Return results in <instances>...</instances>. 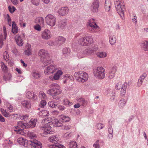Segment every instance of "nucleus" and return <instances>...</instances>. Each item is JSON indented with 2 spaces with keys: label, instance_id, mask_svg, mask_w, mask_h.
<instances>
[{
  "label": "nucleus",
  "instance_id": "obj_7",
  "mask_svg": "<svg viewBox=\"0 0 148 148\" xmlns=\"http://www.w3.org/2000/svg\"><path fill=\"white\" fill-rule=\"evenodd\" d=\"M105 69L102 67H98L97 69H95L93 73L94 76L96 78L100 79H103L105 77Z\"/></svg>",
  "mask_w": 148,
  "mask_h": 148
},
{
  "label": "nucleus",
  "instance_id": "obj_47",
  "mask_svg": "<svg viewBox=\"0 0 148 148\" xmlns=\"http://www.w3.org/2000/svg\"><path fill=\"white\" fill-rule=\"evenodd\" d=\"M58 103L57 102H54L53 101H49L48 103L49 105L51 107L55 108L58 105Z\"/></svg>",
  "mask_w": 148,
  "mask_h": 148
},
{
  "label": "nucleus",
  "instance_id": "obj_29",
  "mask_svg": "<svg viewBox=\"0 0 148 148\" xmlns=\"http://www.w3.org/2000/svg\"><path fill=\"white\" fill-rule=\"evenodd\" d=\"M17 141L18 143L21 145L25 146L27 145V141L23 138L21 137L18 138V139Z\"/></svg>",
  "mask_w": 148,
  "mask_h": 148
},
{
  "label": "nucleus",
  "instance_id": "obj_17",
  "mask_svg": "<svg viewBox=\"0 0 148 148\" xmlns=\"http://www.w3.org/2000/svg\"><path fill=\"white\" fill-rule=\"evenodd\" d=\"M37 122V119H32L27 123H26L27 128H32L35 126Z\"/></svg>",
  "mask_w": 148,
  "mask_h": 148
},
{
  "label": "nucleus",
  "instance_id": "obj_32",
  "mask_svg": "<svg viewBox=\"0 0 148 148\" xmlns=\"http://www.w3.org/2000/svg\"><path fill=\"white\" fill-rule=\"evenodd\" d=\"M126 103V101L125 99H121L118 103L119 107L120 108H123L125 106Z\"/></svg>",
  "mask_w": 148,
  "mask_h": 148
},
{
  "label": "nucleus",
  "instance_id": "obj_50",
  "mask_svg": "<svg viewBox=\"0 0 148 148\" xmlns=\"http://www.w3.org/2000/svg\"><path fill=\"white\" fill-rule=\"evenodd\" d=\"M29 117V116L27 114H20L19 118L21 120L27 119Z\"/></svg>",
  "mask_w": 148,
  "mask_h": 148
},
{
  "label": "nucleus",
  "instance_id": "obj_42",
  "mask_svg": "<svg viewBox=\"0 0 148 148\" xmlns=\"http://www.w3.org/2000/svg\"><path fill=\"white\" fill-rule=\"evenodd\" d=\"M39 97L42 99H47V97L45 93L43 92L40 91L39 92L38 94Z\"/></svg>",
  "mask_w": 148,
  "mask_h": 148
},
{
  "label": "nucleus",
  "instance_id": "obj_9",
  "mask_svg": "<svg viewBox=\"0 0 148 148\" xmlns=\"http://www.w3.org/2000/svg\"><path fill=\"white\" fill-rule=\"evenodd\" d=\"M45 20L47 24L51 27H53L56 25V18L51 14H49L46 15Z\"/></svg>",
  "mask_w": 148,
  "mask_h": 148
},
{
  "label": "nucleus",
  "instance_id": "obj_43",
  "mask_svg": "<svg viewBox=\"0 0 148 148\" xmlns=\"http://www.w3.org/2000/svg\"><path fill=\"white\" fill-rule=\"evenodd\" d=\"M52 123L53 124V125L55 127H59L62 125L61 123L58 119H55L53 121Z\"/></svg>",
  "mask_w": 148,
  "mask_h": 148
},
{
  "label": "nucleus",
  "instance_id": "obj_22",
  "mask_svg": "<svg viewBox=\"0 0 148 148\" xmlns=\"http://www.w3.org/2000/svg\"><path fill=\"white\" fill-rule=\"evenodd\" d=\"M23 38L21 36L16 35L15 37V40L17 44L20 47L22 46L23 45Z\"/></svg>",
  "mask_w": 148,
  "mask_h": 148
},
{
  "label": "nucleus",
  "instance_id": "obj_60",
  "mask_svg": "<svg viewBox=\"0 0 148 148\" xmlns=\"http://www.w3.org/2000/svg\"><path fill=\"white\" fill-rule=\"evenodd\" d=\"M109 95L112 97L111 99L114 100L115 97V93L113 91H111L109 93Z\"/></svg>",
  "mask_w": 148,
  "mask_h": 148
},
{
  "label": "nucleus",
  "instance_id": "obj_55",
  "mask_svg": "<svg viewBox=\"0 0 148 148\" xmlns=\"http://www.w3.org/2000/svg\"><path fill=\"white\" fill-rule=\"evenodd\" d=\"M71 126L69 125H62V129L63 130H67L71 128Z\"/></svg>",
  "mask_w": 148,
  "mask_h": 148
},
{
  "label": "nucleus",
  "instance_id": "obj_37",
  "mask_svg": "<svg viewBox=\"0 0 148 148\" xmlns=\"http://www.w3.org/2000/svg\"><path fill=\"white\" fill-rule=\"evenodd\" d=\"M141 47L142 49L144 51H148V41H145L141 44Z\"/></svg>",
  "mask_w": 148,
  "mask_h": 148
},
{
  "label": "nucleus",
  "instance_id": "obj_1",
  "mask_svg": "<svg viewBox=\"0 0 148 148\" xmlns=\"http://www.w3.org/2000/svg\"><path fill=\"white\" fill-rule=\"evenodd\" d=\"M49 87L50 89L47 91V93L51 95L53 99H59L60 97L58 95L60 94L62 92L60 86L56 83H52L50 85Z\"/></svg>",
  "mask_w": 148,
  "mask_h": 148
},
{
  "label": "nucleus",
  "instance_id": "obj_16",
  "mask_svg": "<svg viewBox=\"0 0 148 148\" xmlns=\"http://www.w3.org/2000/svg\"><path fill=\"white\" fill-rule=\"evenodd\" d=\"M69 12V9L66 7H61L59 9L58 11V13L60 16H64L67 14Z\"/></svg>",
  "mask_w": 148,
  "mask_h": 148
},
{
  "label": "nucleus",
  "instance_id": "obj_63",
  "mask_svg": "<svg viewBox=\"0 0 148 148\" xmlns=\"http://www.w3.org/2000/svg\"><path fill=\"white\" fill-rule=\"evenodd\" d=\"M18 28L12 29V32L14 34H16L18 33Z\"/></svg>",
  "mask_w": 148,
  "mask_h": 148
},
{
  "label": "nucleus",
  "instance_id": "obj_30",
  "mask_svg": "<svg viewBox=\"0 0 148 148\" xmlns=\"http://www.w3.org/2000/svg\"><path fill=\"white\" fill-rule=\"evenodd\" d=\"M116 38L115 36L114 35H110L109 37V41L110 44L111 45H114L116 42Z\"/></svg>",
  "mask_w": 148,
  "mask_h": 148
},
{
  "label": "nucleus",
  "instance_id": "obj_62",
  "mask_svg": "<svg viewBox=\"0 0 148 148\" xmlns=\"http://www.w3.org/2000/svg\"><path fill=\"white\" fill-rule=\"evenodd\" d=\"M2 37V35H0V48H1L2 47V46L3 44Z\"/></svg>",
  "mask_w": 148,
  "mask_h": 148
},
{
  "label": "nucleus",
  "instance_id": "obj_26",
  "mask_svg": "<svg viewBox=\"0 0 148 148\" xmlns=\"http://www.w3.org/2000/svg\"><path fill=\"white\" fill-rule=\"evenodd\" d=\"M31 75L34 78L36 79L39 78L41 76L40 73L37 70L33 71Z\"/></svg>",
  "mask_w": 148,
  "mask_h": 148
},
{
  "label": "nucleus",
  "instance_id": "obj_41",
  "mask_svg": "<svg viewBox=\"0 0 148 148\" xmlns=\"http://www.w3.org/2000/svg\"><path fill=\"white\" fill-rule=\"evenodd\" d=\"M96 55L99 58H104L107 56V54L105 52L101 51L97 52Z\"/></svg>",
  "mask_w": 148,
  "mask_h": 148
},
{
  "label": "nucleus",
  "instance_id": "obj_58",
  "mask_svg": "<svg viewBox=\"0 0 148 148\" xmlns=\"http://www.w3.org/2000/svg\"><path fill=\"white\" fill-rule=\"evenodd\" d=\"M96 126L98 129H101L104 127V125L102 123H99L96 125Z\"/></svg>",
  "mask_w": 148,
  "mask_h": 148
},
{
  "label": "nucleus",
  "instance_id": "obj_20",
  "mask_svg": "<svg viewBox=\"0 0 148 148\" xmlns=\"http://www.w3.org/2000/svg\"><path fill=\"white\" fill-rule=\"evenodd\" d=\"M77 101L81 105L84 107H85L87 104L88 102L87 100L82 97H77L76 98Z\"/></svg>",
  "mask_w": 148,
  "mask_h": 148
},
{
  "label": "nucleus",
  "instance_id": "obj_25",
  "mask_svg": "<svg viewBox=\"0 0 148 148\" xmlns=\"http://www.w3.org/2000/svg\"><path fill=\"white\" fill-rule=\"evenodd\" d=\"M32 49L31 45L27 44L26 46L25 49L24 51L25 54L27 56H29L32 54Z\"/></svg>",
  "mask_w": 148,
  "mask_h": 148
},
{
  "label": "nucleus",
  "instance_id": "obj_54",
  "mask_svg": "<svg viewBox=\"0 0 148 148\" xmlns=\"http://www.w3.org/2000/svg\"><path fill=\"white\" fill-rule=\"evenodd\" d=\"M3 56L6 61H7L9 60V56L7 51H5L4 52Z\"/></svg>",
  "mask_w": 148,
  "mask_h": 148
},
{
  "label": "nucleus",
  "instance_id": "obj_6",
  "mask_svg": "<svg viewBox=\"0 0 148 148\" xmlns=\"http://www.w3.org/2000/svg\"><path fill=\"white\" fill-rule=\"evenodd\" d=\"M130 82L129 80L127 83L125 82L122 84L121 82H119L116 85L115 88L116 89L119 90L121 89L120 93L121 95L124 96L125 94L127 87L129 86L128 84Z\"/></svg>",
  "mask_w": 148,
  "mask_h": 148
},
{
  "label": "nucleus",
  "instance_id": "obj_51",
  "mask_svg": "<svg viewBox=\"0 0 148 148\" xmlns=\"http://www.w3.org/2000/svg\"><path fill=\"white\" fill-rule=\"evenodd\" d=\"M31 2L34 5L38 6L39 5L40 0H30Z\"/></svg>",
  "mask_w": 148,
  "mask_h": 148
},
{
  "label": "nucleus",
  "instance_id": "obj_44",
  "mask_svg": "<svg viewBox=\"0 0 148 148\" xmlns=\"http://www.w3.org/2000/svg\"><path fill=\"white\" fill-rule=\"evenodd\" d=\"M69 147L71 148H77V144L76 142L71 141L70 142Z\"/></svg>",
  "mask_w": 148,
  "mask_h": 148
},
{
  "label": "nucleus",
  "instance_id": "obj_49",
  "mask_svg": "<svg viewBox=\"0 0 148 148\" xmlns=\"http://www.w3.org/2000/svg\"><path fill=\"white\" fill-rule=\"evenodd\" d=\"M64 104L66 105L71 106L72 105V102L67 99H64L63 100Z\"/></svg>",
  "mask_w": 148,
  "mask_h": 148
},
{
  "label": "nucleus",
  "instance_id": "obj_28",
  "mask_svg": "<svg viewBox=\"0 0 148 148\" xmlns=\"http://www.w3.org/2000/svg\"><path fill=\"white\" fill-rule=\"evenodd\" d=\"M111 2L110 0H106L105 2V8L106 11L108 12L110 9Z\"/></svg>",
  "mask_w": 148,
  "mask_h": 148
},
{
  "label": "nucleus",
  "instance_id": "obj_23",
  "mask_svg": "<svg viewBox=\"0 0 148 148\" xmlns=\"http://www.w3.org/2000/svg\"><path fill=\"white\" fill-rule=\"evenodd\" d=\"M21 104L24 108L27 109H30L31 106V101L27 100H25L22 101Z\"/></svg>",
  "mask_w": 148,
  "mask_h": 148
},
{
  "label": "nucleus",
  "instance_id": "obj_46",
  "mask_svg": "<svg viewBox=\"0 0 148 148\" xmlns=\"http://www.w3.org/2000/svg\"><path fill=\"white\" fill-rule=\"evenodd\" d=\"M147 74L145 73H143L139 78L138 80L140 81L143 82L145 79L147 77Z\"/></svg>",
  "mask_w": 148,
  "mask_h": 148
},
{
  "label": "nucleus",
  "instance_id": "obj_34",
  "mask_svg": "<svg viewBox=\"0 0 148 148\" xmlns=\"http://www.w3.org/2000/svg\"><path fill=\"white\" fill-rule=\"evenodd\" d=\"M36 96L33 92L28 91L26 94V97L29 99H34Z\"/></svg>",
  "mask_w": 148,
  "mask_h": 148
},
{
  "label": "nucleus",
  "instance_id": "obj_11",
  "mask_svg": "<svg viewBox=\"0 0 148 148\" xmlns=\"http://www.w3.org/2000/svg\"><path fill=\"white\" fill-rule=\"evenodd\" d=\"M87 25L88 29L92 32H96V29L99 28V26L95 22V19L93 18L91 19L88 21Z\"/></svg>",
  "mask_w": 148,
  "mask_h": 148
},
{
  "label": "nucleus",
  "instance_id": "obj_14",
  "mask_svg": "<svg viewBox=\"0 0 148 148\" xmlns=\"http://www.w3.org/2000/svg\"><path fill=\"white\" fill-rule=\"evenodd\" d=\"M99 3L98 0H94L91 5V9L94 12H97L98 11L99 7Z\"/></svg>",
  "mask_w": 148,
  "mask_h": 148
},
{
  "label": "nucleus",
  "instance_id": "obj_40",
  "mask_svg": "<svg viewBox=\"0 0 148 148\" xmlns=\"http://www.w3.org/2000/svg\"><path fill=\"white\" fill-rule=\"evenodd\" d=\"M60 119L62 122H66L69 121L70 118L68 116L61 115L60 116Z\"/></svg>",
  "mask_w": 148,
  "mask_h": 148
},
{
  "label": "nucleus",
  "instance_id": "obj_4",
  "mask_svg": "<svg viewBox=\"0 0 148 148\" xmlns=\"http://www.w3.org/2000/svg\"><path fill=\"white\" fill-rule=\"evenodd\" d=\"M93 42V38L90 36L81 37L78 40V44L84 46H88Z\"/></svg>",
  "mask_w": 148,
  "mask_h": 148
},
{
  "label": "nucleus",
  "instance_id": "obj_15",
  "mask_svg": "<svg viewBox=\"0 0 148 148\" xmlns=\"http://www.w3.org/2000/svg\"><path fill=\"white\" fill-rule=\"evenodd\" d=\"M41 36L44 39L48 40L51 38L52 34L49 30L45 29L42 32Z\"/></svg>",
  "mask_w": 148,
  "mask_h": 148
},
{
  "label": "nucleus",
  "instance_id": "obj_33",
  "mask_svg": "<svg viewBox=\"0 0 148 148\" xmlns=\"http://www.w3.org/2000/svg\"><path fill=\"white\" fill-rule=\"evenodd\" d=\"M42 62H43L45 66H49L51 64H53V61L52 60H47V58L44 59L43 60H42Z\"/></svg>",
  "mask_w": 148,
  "mask_h": 148
},
{
  "label": "nucleus",
  "instance_id": "obj_8",
  "mask_svg": "<svg viewBox=\"0 0 148 148\" xmlns=\"http://www.w3.org/2000/svg\"><path fill=\"white\" fill-rule=\"evenodd\" d=\"M25 128L27 129L26 123L22 121H20L18 122L16 126L14 127V129L17 134H22L23 133V131Z\"/></svg>",
  "mask_w": 148,
  "mask_h": 148
},
{
  "label": "nucleus",
  "instance_id": "obj_36",
  "mask_svg": "<svg viewBox=\"0 0 148 148\" xmlns=\"http://www.w3.org/2000/svg\"><path fill=\"white\" fill-rule=\"evenodd\" d=\"M1 65L2 71L4 73H7L8 71V69L7 66L3 62H1Z\"/></svg>",
  "mask_w": 148,
  "mask_h": 148
},
{
  "label": "nucleus",
  "instance_id": "obj_12",
  "mask_svg": "<svg viewBox=\"0 0 148 148\" xmlns=\"http://www.w3.org/2000/svg\"><path fill=\"white\" fill-rule=\"evenodd\" d=\"M98 50V47L97 46H94L91 48L86 49L83 52V55L80 56V54H78V57L79 58H82L84 57L86 55H91L97 51Z\"/></svg>",
  "mask_w": 148,
  "mask_h": 148
},
{
  "label": "nucleus",
  "instance_id": "obj_64",
  "mask_svg": "<svg viewBox=\"0 0 148 148\" xmlns=\"http://www.w3.org/2000/svg\"><path fill=\"white\" fill-rule=\"evenodd\" d=\"M133 17L132 18L133 22L134 23H136L137 22L136 20L137 17L136 16V15L134 14H133Z\"/></svg>",
  "mask_w": 148,
  "mask_h": 148
},
{
  "label": "nucleus",
  "instance_id": "obj_59",
  "mask_svg": "<svg viewBox=\"0 0 148 148\" xmlns=\"http://www.w3.org/2000/svg\"><path fill=\"white\" fill-rule=\"evenodd\" d=\"M41 25L39 24H37L34 26V28L36 30L40 31L41 30Z\"/></svg>",
  "mask_w": 148,
  "mask_h": 148
},
{
  "label": "nucleus",
  "instance_id": "obj_19",
  "mask_svg": "<svg viewBox=\"0 0 148 148\" xmlns=\"http://www.w3.org/2000/svg\"><path fill=\"white\" fill-rule=\"evenodd\" d=\"M60 138L57 135L52 136L49 138V141L53 143L57 144L60 142Z\"/></svg>",
  "mask_w": 148,
  "mask_h": 148
},
{
  "label": "nucleus",
  "instance_id": "obj_13",
  "mask_svg": "<svg viewBox=\"0 0 148 148\" xmlns=\"http://www.w3.org/2000/svg\"><path fill=\"white\" fill-rule=\"evenodd\" d=\"M57 69L55 65L51 64L48 66L45 69L44 73L46 75H49L55 72Z\"/></svg>",
  "mask_w": 148,
  "mask_h": 148
},
{
  "label": "nucleus",
  "instance_id": "obj_39",
  "mask_svg": "<svg viewBox=\"0 0 148 148\" xmlns=\"http://www.w3.org/2000/svg\"><path fill=\"white\" fill-rule=\"evenodd\" d=\"M71 52L70 49L69 48L65 47L62 50V53L65 56H69Z\"/></svg>",
  "mask_w": 148,
  "mask_h": 148
},
{
  "label": "nucleus",
  "instance_id": "obj_27",
  "mask_svg": "<svg viewBox=\"0 0 148 148\" xmlns=\"http://www.w3.org/2000/svg\"><path fill=\"white\" fill-rule=\"evenodd\" d=\"M35 22L42 27H43L44 26V19L42 17H39L36 18L35 19Z\"/></svg>",
  "mask_w": 148,
  "mask_h": 148
},
{
  "label": "nucleus",
  "instance_id": "obj_18",
  "mask_svg": "<svg viewBox=\"0 0 148 148\" xmlns=\"http://www.w3.org/2000/svg\"><path fill=\"white\" fill-rule=\"evenodd\" d=\"M39 55L42 58L44 59L47 58L49 57L48 51L44 49L40 50L38 52Z\"/></svg>",
  "mask_w": 148,
  "mask_h": 148
},
{
  "label": "nucleus",
  "instance_id": "obj_5",
  "mask_svg": "<svg viewBox=\"0 0 148 148\" xmlns=\"http://www.w3.org/2000/svg\"><path fill=\"white\" fill-rule=\"evenodd\" d=\"M74 76L77 81L81 82L86 81L88 77V74L82 71L75 73Z\"/></svg>",
  "mask_w": 148,
  "mask_h": 148
},
{
  "label": "nucleus",
  "instance_id": "obj_35",
  "mask_svg": "<svg viewBox=\"0 0 148 148\" xmlns=\"http://www.w3.org/2000/svg\"><path fill=\"white\" fill-rule=\"evenodd\" d=\"M49 115V111L45 110H42L39 112V116L41 117H44L45 116H48Z\"/></svg>",
  "mask_w": 148,
  "mask_h": 148
},
{
  "label": "nucleus",
  "instance_id": "obj_57",
  "mask_svg": "<svg viewBox=\"0 0 148 148\" xmlns=\"http://www.w3.org/2000/svg\"><path fill=\"white\" fill-rule=\"evenodd\" d=\"M99 140H97L95 143L93 145L94 148H99L100 147L99 145Z\"/></svg>",
  "mask_w": 148,
  "mask_h": 148
},
{
  "label": "nucleus",
  "instance_id": "obj_45",
  "mask_svg": "<svg viewBox=\"0 0 148 148\" xmlns=\"http://www.w3.org/2000/svg\"><path fill=\"white\" fill-rule=\"evenodd\" d=\"M58 43L60 44L64 43L66 41V39L62 36H60L57 38Z\"/></svg>",
  "mask_w": 148,
  "mask_h": 148
},
{
  "label": "nucleus",
  "instance_id": "obj_3",
  "mask_svg": "<svg viewBox=\"0 0 148 148\" xmlns=\"http://www.w3.org/2000/svg\"><path fill=\"white\" fill-rule=\"evenodd\" d=\"M43 124L45 125L42 127L44 129L43 133L42 136H46V135L48 134H52L54 132L51 129V127L49 126L50 121H49V118L47 119H44L42 122Z\"/></svg>",
  "mask_w": 148,
  "mask_h": 148
},
{
  "label": "nucleus",
  "instance_id": "obj_24",
  "mask_svg": "<svg viewBox=\"0 0 148 148\" xmlns=\"http://www.w3.org/2000/svg\"><path fill=\"white\" fill-rule=\"evenodd\" d=\"M116 70V66H113L110 69L108 75L109 78L112 79L114 77Z\"/></svg>",
  "mask_w": 148,
  "mask_h": 148
},
{
  "label": "nucleus",
  "instance_id": "obj_38",
  "mask_svg": "<svg viewBox=\"0 0 148 148\" xmlns=\"http://www.w3.org/2000/svg\"><path fill=\"white\" fill-rule=\"evenodd\" d=\"M64 78V80L63 81L64 84L66 83L67 81L69 79L72 80L73 79V77L70 75L66 74L63 75Z\"/></svg>",
  "mask_w": 148,
  "mask_h": 148
},
{
  "label": "nucleus",
  "instance_id": "obj_56",
  "mask_svg": "<svg viewBox=\"0 0 148 148\" xmlns=\"http://www.w3.org/2000/svg\"><path fill=\"white\" fill-rule=\"evenodd\" d=\"M8 8L9 11L11 13H13L16 10L15 7L13 6L12 7L10 6H9L8 7Z\"/></svg>",
  "mask_w": 148,
  "mask_h": 148
},
{
  "label": "nucleus",
  "instance_id": "obj_31",
  "mask_svg": "<svg viewBox=\"0 0 148 148\" xmlns=\"http://www.w3.org/2000/svg\"><path fill=\"white\" fill-rule=\"evenodd\" d=\"M63 74L62 71L61 70H58L53 76V79L56 80H58Z\"/></svg>",
  "mask_w": 148,
  "mask_h": 148
},
{
  "label": "nucleus",
  "instance_id": "obj_10",
  "mask_svg": "<svg viewBox=\"0 0 148 148\" xmlns=\"http://www.w3.org/2000/svg\"><path fill=\"white\" fill-rule=\"evenodd\" d=\"M30 135V137L31 139L30 140L31 142L30 145L33 147L34 148H41L42 144L40 142L35 139L32 138H33L36 137V135L33 133H31Z\"/></svg>",
  "mask_w": 148,
  "mask_h": 148
},
{
  "label": "nucleus",
  "instance_id": "obj_52",
  "mask_svg": "<svg viewBox=\"0 0 148 148\" xmlns=\"http://www.w3.org/2000/svg\"><path fill=\"white\" fill-rule=\"evenodd\" d=\"M46 102L45 100H42L41 101L40 103V104L39 106L40 107L43 108L46 105Z\"/></svg>",
  "mask_w": 148,
  "mask_h": 148
},
{
  "label": "nucleus",
  "instance_id": "obj_48",
  "mask_svg": "<svg viewBox=\"0 0 148 148\" xmlns=\"http://www.w3.org/2000/svg\"><path fill=\"white\" fill-rule=\"evenodd\" d=\"M12 77L11 74H9L7 75H4L3 76V79L6 81L10 80Z\"/></svg>",
  "mask_w": 148,
  "mask_h": 148
},
{
  "label": "nucleus",
  "instance_id": "obj_2",
  "mask_svg": "<svg viewBox=\"0 0 148 148\" xmlns=\"http://www.w3.org/2000/svg\"><path fill=\"white\" fill-rule=\"evenodd\" d=\"M116 10L120 15L121 18H124V11L125 10V6L123 4V0H114Z\"/></svg>",
  "mask_w": 148,
  "mask_h": 148
},
{
  "label": "nucleus",
  "instance_id": "obj_61",
  "mask_svg": "<svg viewBox=\"0 0 148 148\" xmlns=\"http://www.w3.org/2000/svg\"><path fill=\"white\" fill-rule=\"evenodd\" d=\"M3 33H4V38L5 39L6 38L7 36V33H6V28L5 26H4L3 27Z\"/></svg>",
  "mask_w": 148,
  "mask_h": 148
},
{
  "label": "nucleus",
  "instance_id": "obj_53",
  "mask_svg": "<svg viewBox=\"0 0 148 148\" xmlns=\"http://www.w3.org/2000/svg\"><path fill=\"white\" fill-rule=\"evenodd\" d=\"M7 107L10 112H11L13 110V107L10 103H7Z\"/></svg>",
  "mask_w": 148,
  "mask_h": 148
},
{
  "label": "nucleus",
  "instance_id": "obj_21",
  "mask_svg": "<svg viewBox=\"0 0 148 148\" xmlns=\"http://www.w3.org/2000/svg\"><path fill=\"white\" fill-rule=\"evenodd\" d=\"M67 24V21L66 19H62L59 22L58 25L59 29H64Z\"/></svg>",
  "mask_w": 148,
  "mask_h": 148
}]
</instances>
